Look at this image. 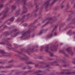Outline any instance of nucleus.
I'll list each match as a JSON object with an SVG mask.
<instances>
[{
  "label": "nucleus",
  "instance_id": "1",
  "mask_svg": "<svg viewBox=\"0 0 75 75\" xmlns=\"http://www.w3.org/2000/svg\"><path fill=\"white\" fill-rule=\"evenodd\" d=\"M47 20V22L45 25L42 26V27H43L44 26H45L46 25H47V24L49 23H50V24H53V23H54L56 20H57V19L56 18L52 19L51 17L49 18H47L46 19L42 21V23H44V22H45V21Z\"/></svg>",
  "mask_w": 75,
  "mask_h": 75
},
{
  "label": "nucleus",
  "instance_id": "2",
  "mask_svg": "<svg viewBox=\"0 0 75 75\" xmlns=\"http://www.w3.org/2000/svg\"><path fill=\"white\" fill-rule=\"evenodd\" d=\"M62 71L63 72H61L59 73V74H65V75H71V74H75V72H69L70 71L69 70H68L67 69L62 70Z\"/></svg>",
  "mask_w": 75,
  "mask_h": 75
},
{
  "label": "nucleus",
  "instance_id": "3",
  "mask_svg": "<svg viewBox=\"0 0 75 75\" xmlns=\"http://www.w3.org/2000/svg\"><path fill=\"white\" fill-rule=\"evenodd\" d=\"M9 11V8H6L5 11H2L1 13H0V16H1L2 14H3V16L4 17H2L1 18V20H3V18H4V17H6V16H7V13Z\"/></svg>",
  "mask_w": 75,
  "mask_h": 75
},
{
  "label": "nucleus",
  "instance_id": "4",
  "mask_svg": "<svg viewBox=\"0 0 75 75\" xmlns=\"http://www.w3.org/2000/svg\"><path fill=\"white\" fill-rule=\"evenodd\" d=\"M62 62L64 63H65V62L64 61L62 60L61 59H59L58 60H56L54 62H51L50 63V65H56V66H58L59 64H57L59 62Z\"/></svg>",
  "mask_w": 75,
  "mask_h": 75
},
{
  "label": "nucleus",
  "instance_id": "5",
  "mask_svg": "<svg viewBox=\"0 0 75 75\" xmlns=\"http://www.w3.org/2000/svg\"><path fill=\"white\" fill-rule=\"evenodd\" d=\"M30 30H28V31L26 32H25V31H23L22 33H23L22 34V36L21 37V38H22L24 36L26 35L27 37H29L30 36Z\"/></svg>",
  "mask_w": 75,
  "mask_h": 75
},
{
  "label": "nucleus",
  "instance_id": "6",
  "mask_svg": "<svg viewBox=\"0 0 75 75\" xmlns=\"http://www.w3.org/2000/svg\"><path fill=\"white\" fill-rule=\"evenodd\" d=\"M38 5H39V4H37L36 5L35 10L34 11H33L32 13V15H33V14L34 17H36L37 16V14L36 13H36V12H37V11H38V9H39V8L38 7Z\"/></svg>",
  "mask_w": 75,
  "mask_h": 75
},
{
  "label": "nucleus",
  "instance_id": "7",
  "mask_svg": "<svg viewBox=\"0 0 75 75\" xmlns=\"http://www.w3.org/2000/svg\"><path fill=\"white\" fill-rule=\"evenodd\" d=\"M21 51H22V52H26V53H27V54H29V55H30V52L31 51V52H34V49L32 48V49H28L27 50L24 49H22Z\"/></svg>",
  "mask_w": 75,
  "mask_h": 75
},
{
  "label": "nucleus",
  "instance_id": "8",
  "mask_svg": "<svg viewBox=\"0 0 75 75\" xmlns=\"http://www.w3.org/2000/svg\"><path fill=\"white\" fill-rule=\"evenodd\" d=\"M57 26H56L53 29V30H52L51 33V34L48 35L46 36V38H51L52 37V35H53V34H52L53 32H54V30H55L57 28Z\"/></svg>",
  "mask_w": 75,
  "mask_h": 75
},
{
  "label": "nucleus",
  "instance_id": "9",
  "mask_svg": "<svg viewBox=\"0 0 75 75\" xmlns=\"http://www.w3.org/2000/svg\"><path fill=\"white\" fill-rule=\"evenodd\" d=\"M58 47V45H54L50 47V50L52 51H57V48Z\"/></svg>",
  "mask_w": 75,
  "mask_h": 75
},
{
  "label": "nucleus",
  "instance_id": "10",
  "mask_svg": "<svg viewBox=\"0 0 75 75\" xmlns=\"http://www.w3.org/2000/svg\"><path fill=\"white\" fill-rule=\"evenodd\" d=\"M0 54H1L3 56L7 57L8 56V53L5 52L4 50H0Z\"/></svg>",
  "mask_w": 75,
  "mask_h": 75
},
{
  "label": "nucleus",
  "instance_id": "11",
  "mask_svg": "<svg viewBox=\"0 0 75 75\" xmlns=\"http://www.w3.org/2000/svg\"><path fill=\"white\" fill-rule=\"evenodd\" d=\"M20 54H22V55H23V56L24 57H25V58H22L21 59H23V60H26L27 61V60H28L29 58H28V57H27V56L25 55V54H24V53L23 52H19Z\"/></svg>",
  "mask_w": 75,
  "mask_h": 75
},
{
  "label": "nucleus",
  "instance_id": "12",
  "mask_svg": "<svg viewBox=\"0 0 75 75\" xmlns=\"http://www.w3.org/2000/svg\"><path fill=\"white\" fill-rule=\"evenodd\" d=\"M66 51H67L69 54H71V55H73V52H72V50H71V48L70 47L67 48L66 49Z\"/></svg>",
  "mask_w": 75,
  "mask_h": 75
},
{
  "label": "nucleus",
  "instance_id": "13",
  "mask_svg": "<svg viewBox=\"0 0 75 75\" xmlns=\"http://www.w3.org/2000/svg\"><path fill=\"white\" fill-rule=\"evenodd\" d=\"M0 44L1 45H3V44H4V45H6V44L8 46H9V47H11V44L8 42H0Z\"/></svg>",
  "mask_w": 75,
  "mask_h": 75
},
{
  "label": "nucleus",
  "instance_id": "14",
  "mask_svg": "<svg viewBox=\"0 0 75 75\" xmlns=\"http://www.w3.org/2000/svg\"><path fill=\"white\" fill-rule=\"evenodd\" d=\"M51 0H47V1L45 3V6L46 8H48V6Z\"/></svg>",
  "mask_w": 75,
  "mask_h": 75
},
{
  "label": "nucleus",
  "instance_id": "15",
  "mask_svg": "<svg viewBox=\"0 0 75 75\" xmlns=\"http://www.w3.org/2000/svg\"><path fill=\"white\" fill-rule=\"evenodd\" d=\"M23 11L22 12V14H25V13H26L27 12V8H26V7L25 6H23Z\"/></svg>",
  "mask_w": 75,
  "mask_h": 75
},
{
  "label": "nucleus",
  "instance_id": "16",
  "mask_svg": "<svg viewBox=\"0 0 75 75\" xmlns=\"http://www.w3.org/2000/svg\"><path fill=\"white\" fill-rule=\"evenodd\" d=\"M25 17H26V16H25V15H24L22 16L21 18H18V19L16 20V21H21V20H24V19Z\"/></svg>",
  "mask_w": 75,
  "mask_h": 75
},
{
  "label": "nucleus",
  "instance_id": "17",
  "mask_svg": "<svg viewBox=\"0 0 75 75\" xmlns=\"http://www.w3.org/2000/svg\"><path fill=\"white\" fill-rule=\"evenodd\" d=\"M1 3H0V8H3V7H4V5L3 4L4 3V1L3 0H1Z\"/></svg>",
  "mask_w": 75,
  "mask_h": 75
},
{
  "label": "nucleus",
  "instance_id": "18",
  "mask_svg": "<svg viewBox=\"0 0 75 75\" xmlns=\"http://www.w3.org/2000/svg\"><path fill=\"white\" fill-rule=\"evenodd\" d=\"M19 34V33L17 32L16 34H15L14 35L11 34V37L14 38V37H16L17 35H18Z\"/></svg>",
  "mask_w": 75,
  "mask_h": 75
},
{
  "label": "nucleus",
  "instance_id": "19",
  "mask_svg": "<svg viewBox=\"0 0 75 75\" xmlns=\"http://www.w3.org/2000/svg\"><path fill=\"white\" fill-rule=\"evenodd\" d=\"M33 15L32 14H30V13H28V14H27V15L26 16V17H27L28 18L30 17H32Z\"/></svg>",
  "mask_w": 75,
  "mask_h": 75
},
{
  "label": "nucleus",
  "instance_id": "20",
  "mask_svg": "<svg viewBox=\"0 0 75 75\" xmlns=\"http://www.w3.org/2000/svg\"><path fill=\"white\" fill-rule=\"evenodd\" d=\"M65 25V23H63L62 24H61L59 25V30H60V29L61 27H62L64 25Z\"/></svg>",
  "mask_w": 75,
  "mask_h": 75
},
{
  "label": "nucleus",
  "instance_id": "21",
  "mask_svg": "<svg viewBox=\"0 0 75 75\" xmlns=\"http://www.w3.org/2000/svg\"><path fill=\"white\" fill-rule=\"evenodd\" d=\"M49 48L48 47H46L45 48V51L46 52H49V53H50V52H48V49Z\"/></svg>",
  "mask_w": 75,
  "mask_h": 75
},
{
  "label": "nucleus",
  "instance_id": "22",
  "mask_svg": "<svg viewBox=\"0 0 75 75\" xmlns=\"http://www.w3.org/2000/svg\"><path fill=\"white\" fill-rule=\"evenodd\" d=\"M11 8L12 10H15L16 8V5H14L12 6L11 7Z\"/></svg>",
  "mask_w": 75,
  "mask_h": 75
},
{
  "label": "nucleus",
  "instance_id": "23",
  "mask_svg": "<svg viewBox=\"0 0 75 75\" xmlns=\"http://www.w3.org/2000/svg\"><path fill=\"white\" fill-rule=\"evenodd\" d=\"M27 0H23L22 1L21 3L22 4H23V5H25V2H26V1Z\"/></svg>",
  "mask_w": 75,
  "mask_h": 75
},
{
  "label": "nucleus",
  "instance_id": "24",
  "mask_svg": "<svg viewBox=\"0 0 75 75\" xmlns=\"http://www.w3.org/2000/svg\"><path fill=\"white\" fill-rule=\"evenodd\" d=\"M20 9H19L16 11L15 14H16V16H18L20 13Z\"/></svg>",
  "mask_w": 75,
  "mask_h": 75
},
{
  "label": "nucleus",
  "instance_id": "25",
  "mask_svg": "<svg viewBox=\"0 0 75 75\" xmlns=\"http://www.w3.org/2000/svg\"><path fill=\"white\" fill-rule=\"evenodd\" d=\"M4 34L5 35H9V34H10V33H9V32H6L4 33Z\"/></svg>",
  "mask_w": 75,
  "mask_h": 75
},
{
  "label": "nucleus",
  "instance_id": "26",
  "mask_svg": "<svg viewBox=\"0 0 75 75\" xmlns=\"http://www.w3.org/2000/svg\"><path fill=\"white\" fill-rule=\"evenodd\" d=\"M61 52H62L63 53V54L64 55H65V56H66V57H68V55L67 54H66V53H65V52H64V50H61Z\"/></svg>",
  "mask_w": 75,
  "mask_h": 75
},
{
  "label": "nucleus",
  "instance_id": "27",
  "mask_svg": "<svg viewBox=\"0 0 75 75\" xmlns=\"http://www.w3.org/2000/svg\"><path fill=\"white\" fill-rule=\"evenodd\" d=\"M43 30H41L40 32L38 33L37 34L38 35H41V34H42V32H43Z\"/></svg>",
  "mask_w": 75,
  "mask_h": 75
},
{
  "label": "nucleus",
  "instance_id": "28",
  "mask_svg": "<svg viewBox=\"0 0 75 75\" xmlns=\"http://www.w3.org/2000/svg\"><path fill=\"white\" fill-rule=\"evenodd\" d=\"M38 21V20L37 19L36 20H35V21L33 23H31L30 25V26H31V25H33V24H34V23H36V22H37Z\"/></svg>",
  "mask_w": 75,
  "mask_h": 75
},
{
  "label": "nucleus",
  "instance_id": "29",
  "mask_svg": "<svg viewBox=\"0 0 75 75\" xmlns=\"http://www.w3.org/2000/svg\"><path fill=\"white\" fill-rule=\"evenodd\" d=\"M57 0H54V1L51 4H50V6H52L55 3V2H56L57 1Z\"/></svg>",
  "mask_w": 75,
  "mask_h": 75
},
{
  "label": "nucleus",
  "instance_id": "30",
  "mask_svg": "<svg viewBox=\"0 0 75 75\" xmlns=\"http://www.w3.org/2000/svg\"><path fill=\"white\" fill-rule=\"evenodd\" d=\"M27 64H34V63L32 62H28L26 63Z\"/></svg>",
  "mask_w": 75,
  "mask_h": 75
},
{
  "label": "nucleus",
  "instance_id": "31",
  "mask_svg": "<svg viewBox=\"0 0 75 75\" xmlns=\"http://www.w3.org/2000/svg\"><path fill=\"white\" fill-rule=\"evenodd\" d=\"M11 40V38H7L5 40V42H8L7 41L8 40Z\"/></svg>",
  "mask_w": 75,
  "mask_h": 75
},
{
  "label": "nucleus",
  "instance_id": "32",
  "mask_svg": "<svg viewBox=\"0 0 75 75\" xmlns=\"http://www.w3.org/2000/svg\"><path fill=\"white\" fill-rule=\"evenodd\" d=\"M14 18L12 17L10 19V21H13L14 20Z\"/></svg>",
  "mask_w": 75,
  "mask_h": 75
},
{
  "label": "nucleus",
  "instance_id": "33",
  "mask_svg": "<svg viewBox=\"0 0 75 75\" xmlns=\"http://www.w3.org/2000/svg\"><path fill=\"white\" fill-rule=\"evenodd\" d=\"M50 68V66L49 65L47 64L45 67H42L43 68Z\"/></svg>",
  "mask_w": 75,
  "mask_h": 75
},
{
  "label": "nucleus",
  "instance_id": "34",
  "mask_svg": "<svg viewBox=\"0 0 75 75\" xmlns=\"http://www.w3.org/2000/svg\"><path fill=\"white\" fill-rule=\"evenodd\" d=\"M7 71H1V73H2V74H4V73H7Z\"/></svg>",
  "mask_w": 75,
  "mask_h": 75
},
{
  "label": "nucleus",
  "instance_id": "35",
  "mask_svg": "<svg viewBox=\"0 0 75 75\" xmlns=\"http://www.w3.org/2000/svg\"><path fill=\"white\" fill-rule=\"evenodd\" d=\"M70 7L69 6V4H67V8L66 9H68Z\"/></svg>",
  "mask_w": 75,
  "mask_h": 75
},
{
  "label": "nucleus",
  "instance_id": "36",
  "mask_svg": "<svg viewBox=\"0 0 75 75\" xmlns=\"http://www.w3.org/2000/svg\"><path fill=\"white\" fill-rule=\"evenodd\" d=\"M12 67V66H6V68H10Z\"/></svg>",
  "mask_w": 75,
  "mask_h": 75
},
{
  "label": "nucleus",
  "instance_id": "37",
  "mask_svg": "<svg viewBox=\"0 0 75 75\" xmlns=\"http://www.w3.org/2000/svg\"><path fill=\"white\" fill-rule=\"evenodd\" d=\"M17 31V29H15L12 30V33L14 32H16V31Z\"/></svg>",
  "mask_w": 75,
  "mask_h": 75
},
{
  "label": "nucleus",
  "instance_id": "38",
  "mask_svg": "<svg viewBox=\"0 0 75 75\" xmlns=\"http://www.w3.org/2000/svg\"><path fill=\"white\" fill-rule=\"evenodd\" d=\"M73 23H75V18H74V19L72 21V23H71V24H72Z\"/></svg>",
  "mask_w": 75,
  "mask_h": 75
},
{
  "label": "nucleus",
  "instance_id": "39",
  "mask_svg": "<svg viewBox=\"0 0 75 75\" xmlns=\"http://www.w3.org/2000/svg\"><path fill=\"white\" fill-rule=\"evenodd\" d=\"M44 48V46H41L40 48V51H42V50H43V48Z\"/></svg>",
  "mask_w": 75,
  "mask_h": 75
},
{
  "label": "nucleus",
  "instance_id": "40",
  "mask_svg": "<svg viewBox=\"0 0 75 75\" xmlns=\"http://www.w3.org/2000/svg\"><path fill=\"white\" fill-rule=\"evenodd\" d=\"M67 66H68V64H64L63 65V67H67Z\"/></svg>",
  "mask_w": 75,
  "mask_h": 75
},
{
  "label": "nucleus",
  "instance_id": "41",
  "mask_svg": "<svg viewBox=\"0 0 75 75\" xmlns=\"http://www.w3.org/2000/svg\"><path fill=\"white\" fill-rule=\"evenodd\" d=\"M40 72H41V71L40 70H38L36 71V73H40Z\"/></svg>",
  "mask_w": 75,
  "mask_h": 75
},
{
  "label": "nucleus",
  "instance_id": "42",
  "mask_svg": "<svg viewBox=\"0 0 75 75\" xmlns=\"http://www.w3.org/2000/svg\"><path fill=\"white\" fill-rule=\"evenodd\" d=\"M28 7H29V8H30V7H32V5L31 4H30L29 5H28Z\"/></svg>",
  "mask_w": 75,
  "mask_h": 75
},
{
  "label": "nucleus",
  "instance_id": "43",
  "mask_svg": "<svg viewBox=\"0 0 75 75\" xmlns=\"http://www.w3.org/2000/svg\"><path fill=\"white\" fill-rule=\"evenodd\" d=\"M43 30V31H44L45 32H46V31H47L48 30V29H47L46 30L43 29L42 30Z\"/></svg>",
  "mask_w": 75,
  "mask_h": 75
},
{
  "label": "nucleus",
  "instance_id": "44",
  "mask_svg": "<svg viewBox=\"0 0 75 75\" xmlns=\"http://www.w3.org/2000/svg\"><path fill=\"white\" fill-rule=\"evenodd\" d=\"M31 68H32V67L28 66V69H31Z\"/></svg>",
  "mask_w": 75,
  "mask_h": 75
},
{
  "label": "nucleus",
  "instance_id": "45",
  "mask_svg": "<svg viewBox=\"0 0 75 75\" xmlns=\"http://www.w3.org/2000/svg\"><path fill=\"white\" fill-rule=\"evenodd\" d=\"M71 20V18H69L67 19V21H69Z\"/></svg>",
  "mask_w": 75,
  "mask_h": 75
},
{
  "label": "nucleus",
  "instance_id": "46",
  "mask_svg": "<svg viewBox=\"0 0 75 75\" xmlns=\"http://www.w3.org/2000/svg\"><path fill=\"white\" fill-rule=\"evenodd\" d=\"M50 56L51 57H54V55H53V54H52V53H50Z\"/></svg>",
  "mask_w": 75,
  "mask_h": 75
},
{
  "label": "nucleus",
  "instance_id": "47",
  "mask_svg": "<svg viewBox=\"0 0 75 75\" xmlns=\"http://www.w3.org/2000/svg\"><path fill=\"white\" fill-rule=\"evenodd\" d=\"M27 25V24L25 23L23 25L24 27H25V26H26V25Z\"/></svg>",
  "mask_w": 75,
  "mask_h": 75
},
{
  "label": "nucleus",
  "instance_id": "48",
  "mask_svg": "<svg viewBox=\"0 0 75 75\" xmlns=\"http://www.w3.org/2000/svg\"><path fill=\"white\" fill-rule=\"evenodd\" d=\"M8 50H11V49H13V48H10L9 47H8Z\"/></svg>",
  "mask_w": 75,
  "mask_h": 75
},
{
  "label": "nucleus",
  "instance_id": "49",
  "mask_svg": "<svg viewBox=\"0 0 75 75\" xmlns=\"http://www.w3.org/2000/svg\"><path fill=\"white\" fill-rule=\"evenodd\" d=\"M20 0H17V1L16 2V4L18 3H19V2H20Z\"/></svg>",
  "mask_w": 75,
  "mask_h": 75
},
{
  "label": "nucleus",
  "instance_id": "50",
  "mask_svg": "<svg viewBox=\"0 0 75 75\" xmlns=\"http://www.w3.org/2000/svg\"><path fill=\"white\" fill-rule=\"evenodd\" d=\"M13 60H11L10 61H9V63H10V62H13Z\"/></svg>",
  "mask_w": 75,
  "mask_h": 75
},
{
  "label": "nucleus",
  "instance_id": "51",
  "mask_svg": "<svg viewBox=\"0 0 75 75\" xmlns=\"http://www.w3.org/2000/svg\"><path fill=\"white\" fill-rule=\"evenodd\" d=\"M71 31H72V30H69V31L68 32V33H67V34H69V33H71Z\"/></svg>",
  "mask_w": 75,
  "mask_h": 75
},
{
  "label": "nucleus",
  "instance_id": "52",
  "mask_svg": "<svg viewBox=\"0 0 75 75\" xmlns=\"http://www.w3.org/2000/svg\"><path fill=\"white\" fill-rule=\"evenodd\" d=\"M38 67V64H35V67Z\"/></svg>",
  "mask_w": 75,
  "mask_h": 75
},
{
  "label": "nucleus",
  "instance_id": "53",
  "mask_svg": "<svg viewBox=\"0 0 75 75\" xmlns=\"http://www.w3.org/2000/svg\"><path fill=\"white\" fill-rule=\"evenodd\" d=\"M41 13H42V11H41L39 12L40 15H41Z\"/></svg>",
  "mask_w": 75,
  "mask_h": 75
},
{
  "label": "nucleus",
  "instance_id": "54",
  "mask_svg": "<svg viewBox=\"0 0 75 75\" xmlns=\"http://www.w3.org/2000/svg\"><path fill=\"white\" fill-rule=\"evenodd\" d=\"M23 69H26V67H24L22 68Z\"/></svg>",
  "mask_w": 75,
  "mask_h": 75
},
{
  "label": "nucleus",
  "instance_id": "55",
  "mask_svg": "<svg viewBox=\"0 0 75 75\" xmlns=\"http://www.w3.org/2000/svg\"><path fill=\"white\" fill-rule=\"evenodd\" d=\"M39 59H42V57L40 56L39 57Z\"/></svg>",
  "mask_w": 75,
  "mask_h": 75
},
{
  "label": "nucleus",
  "instance_id": "56",
  "mask_svg": "<svg viewBox=\"0 0 75 75\" xmlns=\"http://www.w3.org/2000/svg\"><path fill=\"white\" fill-rule=\"evenodd\" d=\"M64 7V5H62L61 7V8H63V7Z\"/></svg>",
  "mask_w": 75,
  "mask_h": 75
},
{
  "label": "nucleus",
  "instance_id": "57",
  "mask_svg": "<svg viewBox=\"0 0 75 75\" xmlns=\"http://www.w3.org/2000/svg\"><path fill=\"white\" fill-rule=\"evenodd\" d=\"M0 68H3V67L2 66H0Z\"/></svg>",
  "mask_w": 75,
  "mask_h": 75
},
{
  "label": "nucleus",
  "instance_id": "58",
  "mask_svg": "<svg viewBox=\"0 0 75 75\" xmlns=\"http://www.w3.org/2000/svg\"><path fill=\"white\" fill-rule=\"evenodd\" d=\"M40 64H44V62H40Z\"/></svg>",
  "mask_w": 75,
  "mask_h": 75
},
{
  "label": "nucleus",
  "instance_id": "59",
  "mask_svg": "<svg viewBox=\"0 0 75 75\" xmlns=\"http://www.w3.org/2000/svg\"><path fill=\"white\" fill-rule=\"evenodd\" d=\"M4 28H7V26L5 25V27H4Z\"/></svg>",
  "mask_w": 75,
  "mask_h": 75
},
{
  "label": "nucleus",
  "instance_id": "60",
  "mask_svg": "<svg viewBox=\"0 0 75 75\" xmlns=\"http://www.w3.org/2000/svg\"><path fill=\"white\" fill-rule=\"evenodd\" d=\"M34 34H33V35H32V38L34 37Z\"/></svg>",
  "mask_w": 75,
  "mask_h": 75
},
{
  "label": "nucleus",
  "instance_id": "61",
  "mask_svg": "<svg viewBox=\"0 0 75 75\" xmlns=\"http://www.w3.org/2000/svg\"><path fill=\"white\" fill-rule=\"evenodd\" d=\"M18 74H19V73H16V75H18Z\"/></svg>",
  "mask_w": 75,
  "mask_h": 75
},
{
  "label": "nucleus",
  "instance_id": "62",
  "mask_svg": "<svg viewBox=\"0 0 75 75\" xmlns=\"http://www.w3.org/2000/svg\"><path fill=\"white\" fill-rule=\"evenodd\" d=\"M8 3H7L6 4H5L6 6H7V5H8Z\"/></svg>",
  "mask_w": 75,
  "mask_h": 75
},
{
  "label": "nucleus",
  "instance_id": "63",
  "mask_svg": "<svg viewBox=\"0 0 75 75\" xmlns=\"http://www.w3.org/2000/svg\"><path fill=\"white\" fill-rule=\"evenodd\" d=\"M0 64H3V62H0Z\"/></svg>",
  "mask_w": 75,
  "mask_h": 75
},
{
  "label": "nucleus",
  "instance_id": "64",
  "mask_svg": "<svg viewBox=\"0 0 75 75\" xmlns=\"http://www.w3.org/2000/svg\"><path fill=\"white\" fill-rule=\"evenodd\" d=\"M37 75H41V74H37Z\"/></svg>",
  "mask_w": 75,
  "mask_h": 75
}]
</instances>
